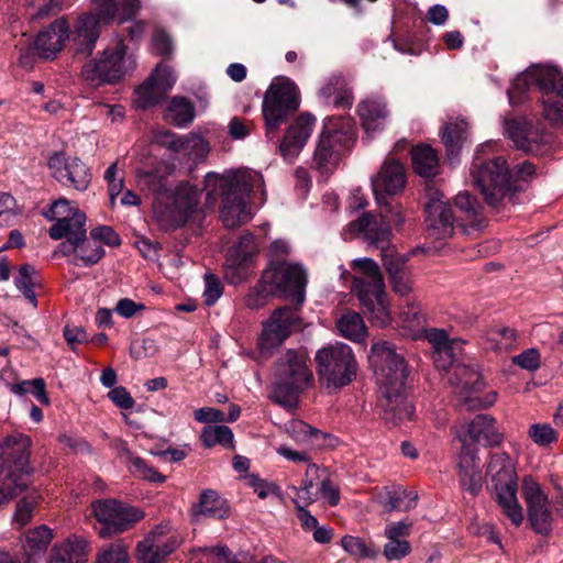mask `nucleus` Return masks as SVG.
<instances>
[{
  "instance_id": "nucleus-1",
  "label": "nucleus",
  "mask_w": 563,
  "mask_h": 563,
  "mask_svg": "<svg viewBox=\"0 0 563 563\" xmlns=\"http://www.w3.org/2000/svg\"><path fill=\"white\" fill-rule=\"evenodd\" d=\"M368 360L385 400L384 419L394 423L411 419L413 407L406 394L408 369L404 356L390 343L382 341L372 345Z\"/></svg>"
},
{
  "instance_id": "nucleus-2",
  "label": "nucleus",
  "mask_w": 563,
  "mask_h": 563,
  "mask_svg": "<svg viewBox=\"0 0 563 563\" xmlns=\"http://www.w3.org/2000/svg\"><path fill=\"white\" fill-rule=\"evenodd\" d=\"M257 177L246 169L206 176L207 199H221L220 216L225 228L234 229L249 221V197Z\"/></svg>"
},
{
  "instance_id": "nucleus-3",
  "label": "nucleus",
  "mask_w": 563,
  "mask_h": 563,
  "mask_svg": "<svg viewBox=\"0 0 563 563\" xmlns=\"http://www.w3.org/2000/svg\"><path fill=\"white\" fill-rule=\"evenodd\" d=\"M307 275L305 269L285 260H271L258 283L245 298V306L256 310L264 307L271 297H284L301 305L305 300Z\"/></svg>"
},
{
  "instance_id": "nucleus-4",
  "label": "nucleus",
  "mask_w": 563,
  "mask_h": 563,
  "mask_svg": "<svg viewBox=\"0 0 563 563\" xmlns=\"http://www.w3.org/2000/svg\"><path fill=\"white\" fill-rule=\"evenodd\" d=\"M474 186L479 190L487 206L499 209L504 201L517 203V192L521 190L511 168L504 156L484 158L479 151L470 169Z\"/></svg>"
},
{
  "instance_id": "nucleus-5",
  "label": "nucleus",
  "mask_w": 563,
  "mask_h": 563,
  "mask_svg": "<svg viewBox=\"0 0 563 563\" xmlns=\"http://www.w3.org/2000/svg\"><path fill=\"white\" fill-rule=\"evenodd\" d=\"M351 267L357 272L352 277L351 290L360 300L363 312L372 324L385 327L390 322V313L385 299L384 277L377 263L369 258H356Z\"/></svg>"
},
{
  "instance_id": "nucleus-6",
  "label": "nucleus",
  "mask_w": 563,
  "mask_h": 563,
  "mask_svg": "<svg viewBox=\"0 0 563 563\" xmlns=\"http://www.w3.org/2000/svg\"><path fill=\"white\" fill-rule=\"evenodd\" d=\"M303 351L288 350L275 365V383L271 399L285 408L296 406L299 393L313 380Z\"/></svg>"
},
{
  "instance_id": "nucleus-7",
  "label": "nucleus",
  "mask_w": 563,
  "mask_h": 563,
  "mask_svg": "<svg viewBox=\"0 0 563 563\" xmlns=\"http://www.w3.org/2000/svg\"><path fill=\"white\" fill-rule=\"evenodd\" d=\"M514 88L519 92L537 88L545 119L563 121V74L556 67L532 66L515 79Z\"/></svg>"
},
{
  "instance_id": "nucleus-8",
  "label": "nucleus",
  "mask_w": 563,
  "mask_h": 563,
  "mask_svg": "<svg viewBox=\"0 0 563 563\" xmlns=\"http://www.w3.org/2000/svg\"><path fill=\"white\" fill-rule=\"evenodd\" d=\"M355 139V123L351 117L327 118L312 158L314 167L323 170L334 166L341 155L352 147Z\"/></svg>"
},
{
  "instance_id": "nucleus-9",
  "label": "nucleus",
  "mask_w": 563,
  "mask_h": 563,
  "mask_svg": "<svg viewBox=\"0 0 563 563\" xmlns=\"http://www.w3.org/2000/svg\"><path fill=\"white\" fill-rule=\"evenodd\" d=\"M135 68V62L126 58V46L120 40L114 47L104 48L81 67V78L90 87L114 85Z\"/></svg>"
},
{
  "instance_id": "nucleus-10",
  "label": "nucleus",
  "mask_w": 563,
  "mask_h": 563,
  "mask_svg": "<svg viewBox=\"0 0 563 563\" xmlns=\"http://www.w3.org/2000/svg\"><path fill=\"white\" fill-rule=\"evenodd\" d=\"M487 475L494 483L496 501L503 514L516 526L523 520L522 508L517 499V475L515 466L505 452L494 453L487 466Z\"/></svg>"
},
{
  "instance_id": "nucleus-11",
  "label": "nucleus",
  "mask_w": 563,
  "mask_h": 563,
  "mask_svg": "<svg viewBox=\"0 0 563 563\" xmlns=\"http://www.w3.org/2000/svg\"><path fill=\"white\" fill-rule=\"evenodd\" d=\"M320 380L327 386L341 388L356 375L357 364L351 347L343 343L320 349L316 354Z\"/></svg>"
},
{
  "instance_id": "nucleus-12",
  "label": "nucleus",
  "mask_w": 563,
  "mask_h": 563,
  "mask_svg": "<svg viewBox=\"0 0 563 563\" xmlns=\"http://www.w3.org/2000/svg\"><path fill=\"white\" fill-rule=\"evenodd\" d=\"M298 107V91L292 82H272L264 95L262 107L266 135L276 133Z\"/></svg>"
},
{
  "instance_id": "nucleus-13",
  "label": "nucleus",
  "mask_w": 563,
  "mask_h": 563,
  "mask_svg": "<svg viewBox=\"0 0 563 563\" xmlns=\"http://www.w3.org/2000/svg\"><path fill=\"white\" fill-rule=\"evenodd\" d=\"M93 514L101 527L102 537L122 533L144 517V512L114 499L97 500L92 503Z\"/></svg>"
},
{
  "instance_id": "nucleus-14",
  "label": "nucleus",
  "mask_w": 563,
  "mask_h": 563,
  "mask_svg": "<svg viewBox=\"0 0 563 563\" xmlns=\"http://www.w3.org/2000/svg\"><path fill=\"white\" fill-rule=\"evenodd\" d=\"M301 329L302 322L298 308H278L274 310L271 318L264 323L263 332L258 339V346L262 351L269 352L280 346L291 332Z\"/></svg>"
},
{
  "instance_id": "nucleus-15",
  "label": "nucleus",
  "mask_w": 563,
  "mask_h": 563,
  "mask_svg": "<svg viewBox=\"0 0 563 563\" xmlns=\"http://www.w3.org/2000/svg\"><path fill=\"white\" fill-rule=\"evenodd\" d=\"M391 208L387 202L379 205L377 216L371 212H364L358 219L349 223V230L355 233H362L368 245L379 249L382 254L384 250L391 249L389 240L391 229L388 224L389 212Z\"/></svg>"
},
{
  "instance_id": "nucleus-16",
  "label": "nucleus",
  "mask_w": 563,
  "mask_h": 563,
  "mask_svg": "<svg viewBox=\"0 0 563 563\" xmlns=\"http://www.w3.org/2000/svg\"><path fill=\"white\" fill-rule=\"evenodd\" d=\"M198 203V189L189 183H184L175 191L173 206H162L156 216L162 223L170 229L181 228L192 218Z\"/></svg>"
},
{
  "instance_id": "nucleus-17",
  "label": "nucleus",
  "mask_w": 563,
  "mask_h": 563,
  "mask_svg": "<svg viewBox=\"0 0 563 563\" xmlns=\"http://www.w3.org/2000/svg\"><path fill=\"white\" fill-rule=\"evenodd\" d=\"M32 440L29 435L13 432L0 441V467L30 477L33 467L30 463Z\"/></svg>"
},
{
  "instance_id": "nucleus-18",
  "label": "nucleus",
  "mask_w": 563,
  "mask_h": 563,
  "mask_svg": "<svg viewBox=\"0 0 563 563\" xmlns=\"http://www.w3.org/2000/svg\"><path fill=\"white\" fill-rule=\"evenodd\" d=\"M48 167L52 176L65 187L85 191L90 185V169L79 158L66 159L63 153H54Z\"/></svg>"
},
{
  "instance_id": "nucleus-19",
  "label": "nucleus",
  "mask_w": 563,
  "mask_h": 563,
  "mask_svg": "<svg viewBox=\"0 0 563 563\" xmlns=\"http://www.w3.org/2000/svg\"><path fill=\"white\" fill-rule=\"evenodd\" d=\"M522 496L528 511V519L532 529L541 534L551 530L552 517L548 506V497L540 485L532 478H525L522 483Z\"/></svg>"
},
{
  "instance_id": "nucleus-20",
  "label": "nucleus",
  "mask_w": 563,
  "mask_h": 563,
  "mask_svg": "<svg viewBox=\"0 0 563 563\" xmlns=\"http://www.w3.org/2000/svg\"><path fill=\"white\" fill-rule=\"evenodd\" d=\"M100 25L92 15H79L70 29L67 38L74 58L86 59L91 56L100 36Z\"/></svg>"
},
{
  "instance_id": "nucleus-21",
  "label": "nucleus",
  "mask_w": 563,
  "mask_h": 563,
  "mask_svg": "<svg viewBox=\"0 0 563 563\" xmlns=\"http://www.w3.org/2000/svg\"><path fill=\"white\" fill-rule=\"evenodd\" d=\"M175 84L172 69L158 64L150 77L135 90V103L141 109L155 106L165 98Z\"/></svg>"
},
{
  "instance_id": "nucleus-22",
  "label": "nucleus",
  "mask_w": 563,
  "mask_h": 563,
  "mask_svg": "<svg viewBox=\"0 0 563 563\" xmlns=\"http://www.w3.org/2000/svg\"><path fill=\"white\" fill-rule=\"evenodd\" d=\"M426 213L424 224L429 239L445 240L452 236L456 219L450 203L442 195L426 205Z\"/></svg>"
},
{
  "instance_id": "nucleus-23",
  "label": "nucleus",
  "mask_w": 563,
  "mask_h": 563,
  "mask_svg": "<svg viewBox=\"0 0 563 563\" xmlns=\"http://www.w3.org/2000/svg\"><path fill=\"white\" fill-rule=\"evenodd\" d=\"M256 252L254 235L250 232L242 234L235 245H233L225 260V276L232 284L242 283L247 279V261Z\"/></svg>"
},
{
  "instance_id": "nucleus-24",
  "label": "nucleus",
  "mask_w": 563,
  "mask_h": 563,
  "mask_svg": "<svg viewBox=\"0 0 563 563\" xmlns=\"http://www.w3.org/2000/svg\"><path fill=\"white\" fill-rule=\"evenodd\" d=\"M406 174L401 163L387 158L378 174L372 180L373 191L378 205L387 202L384 195L394 196L405 188Z\"/></svg>"
},
{
  "instance_id": "nucleus-25",
  "label": "nucleus",
  "mask_w": 563,
  "mask_h": 563,
  "mask_svg": "<svg viewBox=\"0 0 563 563\" xmlns=\"http://www.w3.org/2000/svg\"><path fill=\"white\" fill-rule=\"evenodd\" d=\"M408 260L407 255L398 253L395 249L384 250L382 254L383 266L393 290L400 296H407L412 290Z\"/></svg>"
},
{
  "instance_id": "nucleus-26",
  "label": "nucleus",
  "mask_w": 563,
  "mask_h": 563,
  "mask_svg": "<svg viewBox=\"0 0 563 563\" xmlns=\"http://www.w3.org/2000/svg\"><path fill=\"white\" fill-rule=\"evenodd\" d=\"M462 444L459 455V475L463 489L471 495H477L482 489V472L477 463V448H471L466 437H460Z\"/></svg>"
},
{
  "instance_id": "nucleus-27",
  "label": "nucleus",
  "mask_w": 563,
  "mask_h": 563,
  "mask_svg": "<svg viewBox=\"0 0 563 563\" xmlns=\"http://www.w3.org/2000/svg\"><path fill=\"white\" fill-rule=\"evenodd\" d=\"M67 35L68 22L63 18L53 21L34 41L38 57L54 59L64 47Z\"/></svg>"
},
{
  "instance_id": "nucleus-28",
  "label": "nucleus",
  "mask_w": 563,
  "mask_h": 563,
  "mask_svg": "<svg viewBox=\"0 0 563 563\" xmlns=\"http://www.w3.org/2000/svg\"><path fill=\"white\" fill-rule=\"evenodd\" d=\"M314 121L316 119L311 114L302 113L286 130L279 144V151L284 158L292 159L300 153L311 135Z\"/></svg>"
},
{
  "instance_id": "nucleus-29",
  "label": "nucleus",
  "mask_w": 563,
  "mask_h": 563,
  "mask_svg": "<svg viewBox=\"0 0 563 563\" xmlns=\"http://www.w3.org/2000/svg\"><path fill=\"white\" fill-rule=\"evenodd\" d=\"M465 427V432L457 431L456 437L459 440L460 437H466L471 448H476L482 440L489 446L499 445L503 441V434L496 428V420L490 415L479 413Z\"/></svg>"
},
{
  "instance_id": "nucleus-30",
  "label": "nucleus",
  "mask_w": 563,
  "mask_h": 563,
  "mask_svg": "<svg viewBox=\"0 0 563 563\" xmlns=\"http://www.w3.org/2000/svg\"><path fill=\"white\" fill-rule=\"evenodd\" d=\"M411 528L412 523L405 520L391 522L385 527L384 534L387 542L383 553L387 561L401 560L411 552V544L407 540Z\"/></svg>"
},
{
  "instance_id": "nucleus-31",
  "label": "nucleus",
  "mask_w": 563,
  "mask_h": 563,
  "mask_svg": "<svg viewBox=\"0 0 563 563\" xmlns=\"http://www.w3.org/2000/svg\"><path fill=\"white\" fill-rule=\"evenodd\" d=\"M357 114L366 133H371L384 128L389 110L384 99L369 97L357 104Z\"/></svg>"
},
{
  "instance_id": "nucleus-32",
  "label": "nucleus",
  "mask_w": 563,
  "mask_h": 563,
  "mask_svg": "<svg viewBox=\"0 0 563 563\" xmlns=\"http://www.w3.org/2000/svg\"><path fill=\"white\" fill-rule=\"evenodd\" d=\"M456 208L464 214L466 224L461 228L466 234L479 232L487 225V220L483 214L481 202L467 191L459 192L455 197Z\"/></svg>"
},
{
  "instance_id": "nucleus-33",
  "label": "nucleus",
  "mask_w": 563,
  "mask_h": 563,
  "mask_svg": "<svg viewBox=\"0 0 563 563\" xmlns=\"http://www.w3.org/2000/svg\"><path fill=\"white\" fill-rule=\"evenodd\" d=\"M448 375L457 396L481 391L484 385L481 374L470 365L456 364Z\"/></svg>"
},
{
  "instance_id": "nucleus-34",
  "label": "nucleus",
  "mask_w": 563,
  "mask_h": 563,
  "mask_svg": "<svg viewBox=\"0 0 563 563\" xmlns=\"http://www.w3.org/2000/svg\"><path fill=\"white\" fill-rule=\"evenodd\" d=\"M86 214L76 210L73 217L65 219H57V221L49 228L48 234L53 240H62L64 238H71L74 241H85L86 230Z\"/></svg>"
},
{
  "instance_id": "nucleus-35",
  "label": "nucleus",
  "mask_w": 563,
  "mask_h": 563,
  "mask_svg": "<svg viewBox=\"0 0 563 563\" xmlns=\"http://www.w3.org/2000/svg\"><path fill=\"white\" fill-rule=\"evenodd\" d=\"M192 515L224 519L229 517L230 508L217 492L206 489L200 494L199 503L192 507Z\"/></svg>"
},
{
  "instance_id": "nucleus-36",
  "label": "nucleus",
  "mask_w": 563,
  "mask_h": 563,
  "mask_svg": "<svg viewBox=\"0 0 563 563\" xmlns=\"http://www.w3.org/2000/svg\"><path fill=\"white\" fill-rule=\"evenodd\" d=\"M410 154L412 167L419 176L432 178L438 174L439 157L430 145L418 144L411 148Z\"/></svg>"
},
{
  "instance_id": "nucleus-37",
  "label": "nucleus",
  "mask_w": 563,
  "mask_h": 563,
  "mask_svg": "<svg viewBox=\"0 0 563 563\" xmlns=\"http://www.w3.org/2000/svg\"><path fill=\"white\" fill-rule=\"evenodd\" d=\"M86 542L68 539L52 548L48 563H86Z\"/></svg>"
},
{
  "instance_id": "nucleus-38",
  "label": "nucleus",
  "mask_w": 563,
  "mask_h": 563,
  "mask_svg": "<svg viewBox=\"0 0 563 563\" xmlns=\"http://www.w3.org/2000/svg\"><path fill=\"white\" fill-rule=\"evenodd\" d=\"M467 124L464 121L448 122L442 130V142L450 164L459 159L460 151L466 139Z\"/></svg>"
},
{
  "instance_id": "nucleus-39",
  "label": "nucleus",
  "mask_w": 563,
  "mask_h": 563,
  "mask_svg": "<svg viewBox=\"0 0 563 563\" xmlns=\"http://www.w3.org/2000/svg\"><path fill=\"white\" fill-rule=\"evenodd\" d=\"M29 484L30 477L0 467V507L16 498Z\"/></svg>"
},
{
  "instance_id": "nucleus-40",
  "label": "nucleus",
  "mask_w": 563,
  "mask_h": 563,
  "mask_svg": "<svg viewBox=\"0 0 563 563\" xmlns=\"http://www.w3.org/2000/svg\"><path fill=\"white\" fill-rule=\"evenodd\" d=\"M336 328L342 336L353 342H362L367 334L362 316L353 310H345L341 314Z\"/></svg>"
},
{
  "instance_id": "nucleus-41",
  "label": "nucleus",
  "mask_w": 563,
  "mask_h": 563,
  "mask_svg": "<svg viewBox=\"0 0 563 563\" xmlns=\"http://www.w3.org/2000/svg\"><path fill=\"white\" fill-rule=\"evenodd\" d=\"M523 144L521 151L530 154L542 155L552 142V136L547 132L542 123L529 121L526 134L523 136Z\"/></svg>"
},
{
  "instance_id": "nucleus-42",
  "label": "nucleus",
  "mask_w": 563,
  "mask_h": 563,
  "mask_svg": "<svg viewBox=\"0 0 563 563\" xmlns=\"http://www.w3.org/2000/svg\"><path fill=\"white\" fill-rule=\"evenodd\" d=\"M195 118V107L190 100L185 97H174L170 99L165 110V119L172 124L184 128L192 122Z\"/></svg>"
},
{
  "instance_id": "nucleus-43",
  "label": "nucleus",
  "mask_w": 563,
  "mask_h": 563,
  "mask_svg": "<svg viewBox=\"0 0 563 563\" xmlns=\"http://www.w3.org/2000/svg\"><path fill=\"white\" fill-rule=\"evenodd\" d=\"M142 185L146 186L155 195L153 208L155 214L162 209L161 198L170 196V188L167 183V176L158 170L143 172L139 175Z\"/></svg>"
},
{
  "instance_id": "nucleus-44",
  "label": "nucleus",
  "mask_w": 563,
  "mask_h": 563,
  "mask_svg": "<svg viewBox=\"0 0 563 563\" xmlns=\"http://www.w3.org/2000/svg\"><path fill=\"white\" fill-rule=\"evenodd\" d=\"M145 540H152L154 543H158L165 548L166 552H174L183 542L181 537L174 529L169 521L157 525L145 538Z\"/></svg>"
},
{
  "instance_id": "nucleus-45",
  "label": "nucleus",
  "mask_w": 563,
  "mask_h": 563,
  "mask_svg": "<svg viewBox=\"0 0 563 563\" xmlns=\"http://www.w3.org/2000/svg\"><path fill=\"white\" fill-rule=\"evenodd\" d=\"M9 389L11 393L19 396L32 393L36 400L44 406H48L51 402L46 393V383L41 377L31 380H23L16 384H10Z\"/></svg>"
},
{
  "instance_id": "nucleus-46",
  "label": "nucleus",
  "mask_w": 563,
  "mask_h": 563,
  "mask_svg": "<svg viewBox=\"0 0 563 563\" xmlns=\"http://www.w3.org/2000/svg\"><path fill=\"white\" fill-rule=\"evenodd\" d=\"M200 440L206 448H211L216 444L232 448L233 444V432L227 426H208L205 427Z\"/></svg>"
},
{
  "instance_id": "nucleus-47",
  "label": "nucleus",
  "mask_w": 563,
  "mask_h": 563,
  "mask_svg": "<svg viewBox=\"0 0 563 563\" xmlns=\"http://www.w3.org/2000/svg\"><path fill=\"white\" fill-rule=\"evenodd\" d=\"M35 275L36 269L34 266L30 264H23L20 266L18 276L14 279L15 287L22 291L24 297L33 305V307L37 306L36 295L33 290L35 285Z\"/></svg>"
},
{
  "instance_id": "nucleus-48",
  "label": "nucleus",
  "mask_w": 563,
  "mask_h": 563,
  "mask_svg": "<svg viewBox=\"0 0 563 563\" xmlns=\"http://www.w3.org/2000/svg\"><path fill=\"white\" fill-rule=\"evenodd\" d=\"M53 538L52 531L46 526H40L29 530L25 534L23 548L27 555L44 550Z\"/></svg>"
},
{
  "instance_id": "nucleus-49",
  "label": "nucleus",
  "mask_w": 563,
  "mask_h": 563,
  "mask_svg": "<svg viewBox=\"0 0 563 563\" xmlns=\"http://www.w3.org/2000/svg\"><path fill=\"white\" fill-rule=\"evenodd\" d=\"M154 543L152 540H143L137 544L136 558L139 563H162L172 552Z\"/></svg>"
},
{
  "instance_id": "nucleus-50",
  "label": "nucleus",
  "mask_w": 563,
  "mask_h": 563,
  "mask_svg": "<svg viewBox=\"0 0 563 563\" xmlns=\"http://www.w3.org/2000/svg\"><path fill=\"white\" fill-rule=\"evenodd\" d=\"M287 430L297 441L308 442L311 445H320V438L324 439L327 437V434L301 420H292Z\"/></svg>"
},
{
  "instance_id": "nucleus-51",
  "label": "nucleus",
  "mask_w": 563,
  "mask_h": 563,
  "mask_svg": "<svg viewBox=\"0 0 563 563\" xmlns=\"http://www.w3.org/2000/svg\"><path fill=\"white\" fill-rule=\"evenodd\" d=\"M460 354L461 345L457 342L431 352L435 367L442 371H451L457 364Z\"/></svg>"
},
{
  "instance_id": "nucleus-52",
  "label": "nucleus",
  "mask_w": 563,
  "mask_h": 563,
  "mask_svg": "<svg viewBox=\"0 0 563 563\" xmlns=\"http://www.w3.org/2000/svg\"><path fill=\"white\" fill-rule=\"evenodd\" d=\"M529 121L527 118H505L503 122L504 132L507 137L514 143L515 147L520 150L523 144V136L528 128Z\"/></svg>"
},
{
  "instance_id": "nucleus-53",
  "label": "nucleus",
  "mask_w": 563,
  "mask_h": 563,
  "mask_svg": "<svg viewBox=\"0 0 563 563\" xmlns=\"http://www.w3.org/2000/svg\"><path fill=\"white\" fill-rule=\"evenodd\" d=\"M92 4L93 11L82 15H92L100 26L108 25L114 20L118 12L117 0H92Z\"/></svg>"
},
{
  "instance_id": "nucleus-54",
  "label": "nucleus",
  "mask_w": 563,
  "mask_h": 563,
  "mask_svg": "<svg viewBox=\"0 0 563 563\" xmlns=\"http://www.w3.org/2000/svg\"><path fill=\"white\" fill-rule=\"evenodd\" d=\"M129 470L134 476L151 483L162 484L166 481L165 475L161 474L155 467L148 465L146 461L141 457L133 459Z\"/></svg>"
},
{
  "instance_id": "nucleus-55",
  "label": "nucleus",
  "mask_w": 563,
  "mask_h": 563,
  "mask_svg": "<svg viewBox=\"0 0 563 563\" xmlns=\"http://www.w3.org/2000/svg\"><path fill=\"white\" fill-rule=\"evenodd\" d=\"M78 257L85 266H91L98 263L104 255V250L101 245L93 240L89 241L87 238L78 247Z\"/></svg>"
},
{
  "instance_id": "nucleus-56",
  "label": "nucleus",
  "mask_w": 563,
  "mask_h": 563,
  "mask_svg": "<svg viewBox=\"0 0 563 563\" xmlns=\"http://www.w3.org/2000/svg\"><path fill=\"white\" fill-rule=\"evenodd\" d=\"M459 397V405L464 408L466 411H474L478 409H485L493 406L497 399V393L492 391L488 393L485 397L481 398L477 396H473L472 394H465L464 396Z\"/></svg>"
},
{
  "instance_id": "nucleus-57",
  "label": "nucleus",
  "mask_w": 563,
  "mask_h": 563,
  "mask_svg": "<svg viewBox=\"0 0 563 563\" xmlns=\"http://www.w3.org/2000/svg\"><path fill=\"white\" fill-rule=\"evenodd\" d=\"M531 440L541 446H545L558 440L556 431L548 423H534L528 431Z\"/></svg>"
},
{
  "instance_id": "nucleus-58",
  "label": "nucleus",
  "mask_w": 563,
  "mask_h": 563,
  "mask_svg": "<svg viewBox=\"0 0 563 563\" xmlns=\"http://www.w3.org/2000/svg\"><path fill=\"white\" fill-rule=\"evenodd\" d=\"M95 563H129V552L125 545L113 543L104 549Z\"/></svg>"
},
{
  "instance_id": "nucleus-59",
  "label": "nucleus",
  "mask_w": 563,
  "mask_h": 563,
  "mask_svg": "<svg viewBox=\"0 0 563 563\" xmlns=\"http://www.w3.org/2000/svg\"><path fill=\"white\" fill-rule=\"evenodd\" d=\"M156 141L162 146H165L174 153H178L189 147L190 141L186 137H180L172 131L165 130L156 135Z\"/></svg>"
},
{
  "instance_id": "nucleus-60",
  "label": "nucleus",
  "mask_w": 563,
  "mask_h": 563,
  "mask_svg": "<svg viewBox=\"0 0 563 563\" xmlns=\"http://www.w3.org/2000/svg\"><path fill=\"white\" fill-rule=\"evenodd\" d=\"M417 495L406 494L399 495L397 493L388 494V499L385 505L387 511L404 510L408 511L416 506Z\"/></svg>"
},
{
  "instance_id": "nucleus-61",
  "label": "nucleus",
  "mask_w": 563,
  "mask_h": 563,
  "mask_svg": "<svg viewBox=\"0 0 563 563\" xmlns=\"http://www.w3.org/2000/svg\"><path fill=\"white\" fill-rule=\"evenodd\" d=\"M205 302L207 306H212L221 297L223 292V286L219 277L212 273L205 274Z\"/></svg>"
},
{
  "instance_id": "nucleus-62",
  "label": "nucleus",
  "mask_w": 563,
  "mask_h": 563,
  "mask_svg": "<svg viewBox=\"0 0 563 563\" xmlns=\"http://www.w3.org/2000/svg\"><path fill=\"white\" fill-rule=\"evenodd\" d=\"M399 320L404 328L416 329L421 327L423 323V316L421 314L419 306L416 303H408L406 307L401 308Z\"/></svg>"
},
{
  "instance_id": "nucleus-63",
  "label": "nucleus",
  "mask_w": 563,
  "mask_h": 563,
  "mask_svg": "<svg viewBox=\"0 0 563 563\" xmlns=\"http://www.w3.org/2000/svg\"><path fill=\"white\" fill-rule=\"evenodd\" d=\"M78 210L77 208L70 207L69 200L66 198H59L54 201L48 211L43 212L44 217L51 221H57V219H65L73 217V213Z\"/></svg>"
},
{
  "instance_id": "nucleus-64",
  "label": "nucleus",
  "mask_w": 563,
  "mask_h": 563,
  "mask_svg": "<svg viewBox=\"0 0 563 563\" xmlns=\"http://www.w3.org/2000/svg\"><path fill=\"white\" fill-rule=\"evenodd\" d=\"M341 544L344 548V550L349 552L351 555L358 558H367L372 555L366 542L361 538L345 536L342 538Z\"/></svg>"
}]
</instances>
